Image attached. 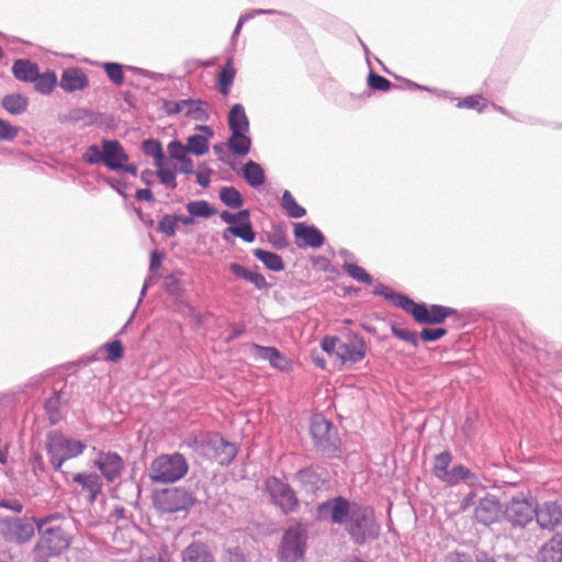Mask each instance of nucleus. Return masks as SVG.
<instances>
[{
    "label": "nucleus",
    "mask_w": 562,
    "mask_h": 562,
    "mask_svg": "<svg viewBox=\"0 0 562 562\" xmlns=\"http://www.w3.org/2000/svg\"><path fill=\"white\" fill-rule=\"evenodd\" d=\"M280 204L288 216L292 218H301L306 214V210L296 202L289 190L283 192Z\"/></svg>",
    "instance_id": "36"
},
{
    "label": "nucleus",
    "mask_w": 562,
    "mask_h": 562,
    "mask_svg": "<svg viewBox=\"0 0 562 562\" xmlns=\"http://www.w3.org/2000/svg\"><path fill=\"white\" fill-rule=\"evenodd\" d=\"M165 255L164 252L155 249L150 252V261H149V271L155 272L157 271L162 262Z\"/></svg>",
    "instance_id": "62"
},
{
    "label": "nucleus",
    "mask_w": 562,
    "mask_h": 562,
    "mask_svg": "<svg viewBox=\"0 0 562 562\" xmlns=\"http://www.w3.org/2000/svg\"><path fill=\"white\" fill-rule=\"evenodd\" d=\"M60 88L66 92L83 90L89 86L88 76L79 67H69L63 70Z\"/></svg>",
    "instance_id": "20"
},
{
    "label": "nucleus",
    "mask_w": 562,
    "mask_h": 562,
    "mask_svg": "<svg viewBox=\"0 0 562 562\" xmlns=\"http://www.w3.org/2000/svg\"><path fill=\"white\" fill-rule=\"evenodd\" d=\"M406 313L411 314L418 324H442L450 316H458L456 308L425 303H416L412 299L408 302Z\"/></svg>",
    "instance_id": "11"
},
{
    "label": "nucleus",
    "mask_w": 562,
    "mask_h": 562,
    "mask_svg": "<svg viewBox=\"0 0 562 562\" xmlns=\"http://www.w3.org/2000/svg\"><path fill=\"white\" fill-rule=\"evenodd\" d=\"M480 105V97L470 95L458 103L459 108L476 109L479 112L483 111V106Z\"/></svg>",
    "instance_id": "61"
},
{
    "label": "nucleus",
    "mask_w": 562,
    "mask_h": 562,
    "mask_svg": "<svg viewBox=\"0 0 562 562\" xmlns=\"http://www.w3.org/2000/svg\"><path fill=\"white\" fill-rule=\"evenodd\" d=\"M68 397L65 396L63 389L54 390L44 403V409L50 425L58 424L64 415L61 408L68 404Z\"/></svg>",
    "instance_id": "22"
},
{
    "label": "nucleus",
    "mask_w": 562,
    "mask_h": 562,
    "mask_svg": "<svg viewBox=\"0 0 562 562\" xmlns=\"http://www.w3.org/2000/svg\"><path fill=\"white\" fill-rule=\"evenodd\" d=\"M252 348L256 350L257 358L268 360L273 368L281 371L288 370L289 361L276 347H266L254 344Z\"/></svg>",
    "instance_id": "27"
},
{
    "label": "nucleus",
    "mask_w": 562,
    "mask_h": 562,
    "mask_svg": "<svg viewBox=\"0 0 562 562\" xmlns=\"http://www.w3.org/2000/svg\"><path fill=\"white\" fill-rule=\"evenodd\" d=\"M296 480L311 491L319 488L321 477L313 468H305L296 472Z\"/></svg>",
    "instance_id": "41"
},
{
    "label": "nucleus",
    "mask_w": 562,
    "mask_h": 562,
    "mask_svg": "<svg viewBox=\"0 0 562 562\" xmlns=\"http://www.w3.org/2000/svg\"><path fill=\"white\" fill-rule=\"evenodd\" d=\"M228 269L235 277L252 283L258 290H267L272 286V284L267 282L263 274L250 271L237 262L229 263Z\"/></svg>",
    "instance_id": "25"
},
{
    "label": "nucleus",
    "mask_w": 562,
    "mask_h": 562,
    "mask_svg": "<svg viewBox=\"0 0 562 562\" xmlns=\"http://www.w3.org/2000/svg\"><path fill=\"white\" fill-rule=\"evenodd\" d=\"M35 517L4 516L0 518V537L7 542L24 544L35 535Z\"/></svg>",
    "instance_id": "7"
},
{
    "label": "nucleus",
    "mask_w": 562,
    "mask_h": 562,
    "mask_svg": "<svg viewBox=\"0 0 562 562\" xmlns=\"http://www.w3.org/2000/svg\"><path fill=\"white\" fill-rule=\"evenodd\" d=\"M169 157L175 160H180L188 154L187 146L179 140H172L167 146Z\"/></svg>",
    "instance_id": "57"
},
{
    "label": "nucleus",
    "mask_w": 562,
    "mask_h": 562,
    "mask_svg": "<svg viewBox=\"0 0 562 562\" xmlns=\"http://www.w3.org/2000/svg\"><path fill=\"white\" fill-rule=\"evenodd\" d=\"M307 536L301 526L289 527L283 532L278 558L281 562H299L306 551Z\"/></svg>",
    "instance_id": "9"
},
{
    "label": "nucleus",
    "mask_w": 562,
    "mask_h": 562,
    "mask_svg": "<svg viewBox=\"0 0 562 562\" xmlns=\"http://www.w3.org/2000/svg\"><path fill=\"white\" fill-rule=\"evenodd\" d=\"M178 223L176 215L165 214L158 222V232L168 237H173L177 233Z\"/></svg>",
    "instance_id": "48"
},
{
    "label": "nucleus",
    "mask_w": 562,
    "mask_h": 562,
    "mask_svg": "<svg viewBox=\"0 0 562 562\" xmlns=\"http://www.w3.org/2000/svg\"><path fill=\"white\" fill-rule=\"evenodd\" d=\"M34 524L38 533L34 552L41 559L58 557L69 548L72 536L68 520L60 519L58 515H47L34 518Z\"/></svg>",
    "instance_id": "2"
},
{
    "label": "nucleus",
    "mask_w": 562,
    "mask_h": 562,
    "mask_svg": "<svg viewBox=\"0 0 562 562\" xmlns=\"http://www.w3.org/2000/svg\"><path fill=\"white\" fill-rule=\"evenodd\" d=\"M86 448L83 441L68 438L59 430L46 434L45 449L55 471H61L65 461L82 454Z\"/></svg>",
    "instance_id": "3"
},
{
    "label": "nucleus",
    "mask_w": 562,
    "mask_h": 562,
    "mask_svg": "<svg viewBox=\"0 0 562 562\" xmlns=\"http://www.w3.org/2000/svg\"><path fill=\"white\" fill-rule=\"evenodd\" d=\"M106 351V360L111 362L119 361L124 353L123 345L120 340L115 339L104 345Z\"/></svg>",
    "instance_id": "51"
},
{
    "label": "nucleus",
    "mask_w": 562,
    "mask_h": 562,
    "mask_svg": "<svg viewBox=\"0 0 562 562\" xmlns=\"http://www.w3.org/2000/svg\"><path fill=\"white\" fill-rule=\"evenodd\" d=\"M454 477L456 480L453 481V485L463 482L471 487L481 486L477 474L462 464L458 465V471Z\"/></svg>",
    "instance_id": "46"
},
{
    "label": "nucleus",
    "mask_w": 562,
    "mask_h": 562,
    "mask_svg": "<svg viewBox=\"0 0 562 562\" xmlns=\"http://www.w3.org/2000/svg\"><path fill=\"white\" fill-rule=\"evenodd\" d=\"M0 509H7L14 514H21L24 509L22 502L15 497L3 498L0 501Z\"/></svg>",
    "instance_id": "58"
},
{
    "label": "nucleus",
    "mask_w": 562,
    "mask_h": 562,
    "mask_svg": "<svg viewBox=\"0 0 562 562\" xmlns=\"http://www.w3.org/2000/svg\"><path fill=\"white\" fill-rule=\"evenodd\" d=\"M446 562H473L472 557L464 552H450L446 557Z\"/></svg>",
    "instance_id": "63"
},
{
    "label": "nucleus",
    "mask_w": 562,
    "mask_h": 562,
    "mask_svg": "<svg viewBox=\"0 0 562 562\" xmlns=\"http://www.w3.org/2000/svg\"><path fill=\"white\" fill-rule=\"evenodd\" d=\"M72 480L81 486L82 492L87 493V501L90 505L102 494L103 481L101 475L95 472H79L74 475Z\"/></svg>",
    "instance_id": "18"
},
{
    "label": "nucleus",
    "mask_w": 562,
    "mask_h": 562,
    "mask_svg": "<svg viewBox=\"0 0 562 562\" xmlns=\"http://www.w3.org/2000/svg\"><path fill=\"white\" fill-rule=\"evenodd\" d=\"M2 108L12 115H20L27 110L29 99L21 93H10L2 98Z\"/></svg>",
    "instance_id": "32"
},
{
    "label": "nucleus",
    "mask_w": 562,
    "mask_h": 562,
    "mask_svg": "<svg viewBox=\"0 0 562 562\" xmlns=\"http://www.w3.org/2000/svg\"><path fill=\"white\" fill-rule=\"evenodd\" d=\"M235 75L236 70L233 67V61L229 59L218 75V88L223 94H228L234 82Z\"/></svg>",
    "instance_id": "42"
},
{
    "label": "nucleus",
    "mask_w": 562,
    "mask_h": 562,
    "mask_svg": "<svg viewBox=\"0 0 562 562\" xmlns=\"http://www.w3.org/2000/svg\"><path fill=\"white\" fill-rule=\"evenodd\" d=\"M156 176L158 177L159 181L167 188L175 190L178 186L176 171L167 168L166 162H160L156 166Z\"/></svg>",
    "instance_id": "44"
},
{
    "label": "nucleus",
    "mask_w": 562,
    "mask_h": 562,
    "mask_svg": "<svg viewBox=\"0 0 562 562\" xmlns=\"http://www.w3.org/2000/svg\"><path fill=\"white\" fill-rule=\"evenodd\" d=\"M536 501L522 494L514 496L503 509L504 519L514 528L522 529L530 524L536 515Z\"/></svg>",
    "instance_id": "8"
},
{
    "label": "nucleus",
    "mask_w": 562,
    "mask_h": 562,
    "mask_svg": "<svg viewBox=\"0 0 562 562\" xmlns=\"http://www.w3.org/2000/svg\"><path fill=\"white\" fill-rule=\"evenodd\" d=\"M103 68L109 79L116 86H121L124 82V75L122 65L117 63H105Z\"/></svg>",
    "instance_id": "49"
},
{
    "label": "nucleus",
    "mask_w": 562,
    "mask_h": 562,
    "mask_svg": "<svg viewBox=\"0 0 562 562\" xmlns=\"http://www.w3.org/2000/svg\"><path fill=\"white\" fill-rule=\"evenodd\" d=\"M228 269L235 277L252 283L258 290H267L272 286V284L267 282L263 274L250 271L237 262L229 263Z\"/></svg>",
    "instance_id": "26"
},
{
    "label": "nucleus",
    "mask_w": 562,
    "mask_h": 562,
    "mask_svg": "<svg viewBox=\"0 0 562 562\" xmlns=\"http://www.w3.org/2000/svg\"><path fill=\"white\" fill-rule=\"evenodd\" d=\"M243 177L246 182L252 187L258 188L266 182V175L263 168L252 160L246 162L243 168Z\"/></svg>",
    "instance_id": "33"
},
{
    "label": "nucleus",
    "mask_w": 562,
    "mask_h": 562,
    "mask_svg": "<svg viewBox=\"0 0 562 562\" xmlns=\"http://www.w3.org/2000/svg\"><path fill=\"white\" fill-rule=\"evenodd\" d=\"M342 269L356 281L364 283V284H372L373 278L371 274H369L362 267L351 263V262H345L342 265Z\"/></svg>",
    "instance_id": "45"
},
{
    "label": "nucleus",
    "mask_w": 562,
    "mask_h": 562,
    "mask_svg": "<svg viewBox=\"0 0 562 562\" xmlns=\"http://www.w3.org/2000/svg\"><path fill=\"white\" fill-rule=\"evenodd\" d=\"M19 134V128L8 121L0 119V142L13 140Z\"/></svg>",
    "instance_id": "54"
},
{
    "label": "nucleus",
    "mask_w": 562,
    "mask_h": 562,
    "mask_svg": "<svg viewBox=\"0 0 562 562\" xmlns=\"http://www.w3.org/2000/svg\"><path fill=\"white\" fill-rule=\"evenodd\" d=\"M341 339L335 336H325L321 341L322 349L328 355H336L338 357L339 346Z\"/></svg>",
    "instance_id": "56"
},
{
    "label": "nucleus",
    "mask_w": 562,
    "mask_h": 562,
    "mask_svg": "<svg viewBox=\"0 0 562 562\" xmlns=\"http://www.w3.org/2000/svg\"><path fill=\"white\" fill-rule=\"evenodd\" d=\"M195 130L202 132V134H194L189 136L186 146L188 153L202 156L209 150V143L210 139L214 136V132L207 125H196Z\"/></svg>",
    "instance_id": "23"
},
{
    "label": "nucleus",
    "mask_w": 562,
    "mask_h": 562,
    "mask_svg": "<svg viewBox=\"0 0 562 562\" xmlns=\"http://www.w3.org/2000/svg\"><path fill=\"white\" fill-rule=\"evenodd\" d=\"M503 509L499 499L495 495L486 494L479 498L473 516L476 522L490 526L498 521Z\"/></svg>",
    "instance_id": "14"
},
{
    "label": "nucleus",
    "mask_w": 562,
    "mask_h": 562,
    "mask_svg": "<svg viewBox=\"0 0 562 562\" xmlns=\"http://www.w3.org/2000/svg\"><path fill=\"white\" fill-rule=\"evenodd\" d=\"M310 432L317 450L329 458L338 456L340 439L328 419L321 414L314 415L311 418Z\"/></svg>",
    "instance_id": "5"
},
{
    "label": "nucleus",
    "mask_w": 562,
    "mask_h": 562,
    "mask_svg": "<svg viewBox=\"0 0 562 562\" xmlns=\"http://www.w3.org/2000/svg\"><path fill=\"white\" fill-rule=\"evenodd\" d=\"M315 519L345 526L350 540L358 546L378 539L381 533L374 509L369 505L350 502L344 496L319 503Z\"/></svg>",
    "instance_id": "1"
},
{
    "label": "nucleus",
    "mask_w": 562,
    "mask_h": 562,
    "mask_svg": "<svg viewBox=\"0 0 562 562\" xmlns=\"http://www.w3.org/2000/svg\"><path fill=\"white\" fill-rule=\"evenodd\" d=\"M187 211L191 216L210 217L216 214L217 210L212 207L207 201L199 200L187 204Z\"/></svg>",
    "instance_id": "43"
},
{
    "label": "nucleus",
    "mask_w": 562,
    "mask_h": 562,
    "mask_svg": "<svg viewBox=\"0 0 562 562\" xmlns=\"http://www.w3.org/2000/svg\"><path fill=\"white\" fill-rule=\"evenodd\" d=\"M85 162L89 165H97L103 161V148L98 145H90L86 153L82 155Z\"/></svg>",
    "instance_id": "52"
},
{
    "label": "nucleus",
    "mask_w": 562,
    "mask_h": 562,
    "mask_svg": "<svg viewBox=\"0 0 562 562\" xmlns=\"http://www.w3.org/2000/svg\"><path fill=\"white\" fill-rule=\"evenodd\" d=\"M179 165L175 166L176 171L180 173L191 175L194 172L193 160L188 156V154L178 160Z\"/></svg>",
    "instance_id": "59"
},
{
    "label": "nucleus",
    "mask_w": 562,
    "mask_h": 562,
    "mask_svg": "<svg viewBox=\"0 0 562 562\" xmlns=\"http://www.w3.org/2000/svg\"><path fill=\"white\" fill-rule=\"evenodd\" d=\"M367 355V345L363 337L356 333H348L339 346L338 358L341 363H358Z\"/></svg>",
    "instance_id": "13"
},
{
    "label": "nucleus",
    "mask_w": 562,
    "mask_h": 562,
    "mask_svg": "<svg viewBox=\"0 0 562 562\" xmlns=\"http://www.w3.org/2000/svg\"><path fill=\"white\" fill-rule=\"evenodd\" d=\"M94 465L101 472V477H104L109 483L119 480L124 470V461L122 457L114 451H100Z\"/></svg>",
    "instance_id": "15"
},
{
    "label": "nucleus",
    "mask_w": 562,
    "mask_h": 562,
    "mask_svg": "<svg viewBox=\"0 0 562 562\" xmlns=\"http://www.w3.org/2000/svg\"><path fill=\"white\" fill-rule=\"evenodd\" d=\"M293 233L296 239H302V243H297L299 247L318 248L325 241V237L318 228L305 223H295Z\"/></svg>",
    "instance_id": "21"
},
{
    "label": "nucleus",
    "mask_w": 562,
    "mask_h": 562,
    "mask_svg": "<svg viewBox=\"0 0 562 562\" xmlns=\"http://www.w3.org/2000/svg\"><path fill=\"white\" fill-rule=\"evenodd\" d=\"M154 502L156 507L164 513L188 510L194 503L192 495L179 487L161 491L155 496Z\"/></svg>",
    "instance_id": "12"
},
{
    "label": "nucleus",
    "mask_w": 562,
    "mask_h": 562,
    "mask_svg": "<svg viewBox=\"0 0 562 562\" xmlns=\"http://www.w3.org/2000/svg\"><path fill=\"white\" fill-rule=\"evenodd\" d=\"M164 111L167 113V115H176L184 110V105H182V100L180 101H165Z\"/></svg>",
    "instance_id": "60"
},
{
    "label": "nucleus",
    "mask_w": 562,
    "mask_h": 562,
    "mask_svg": "<svg viewBox=\"0 0 562 562\" xmlns=\"http://www.w3.org/2000/svg\"><path fill=\"white\" fill-rule=\"evenodd\" d=\"M143 153L154 159V165L157 166L160 162H166L167 158L162 150V145L158 139L148 138L142 143Z\"/></svg>",
    "instance_id": "38"
},
{
    "label": "nucleus",
    "mask_w": 562,
    "mask_h": 562,
    "mask_svg": "<svg viewBox=\"0 0 562 562\" xmlns=\"http://www.w3.org/2000/svg\"><path fill=\"white\" fill-rule=\"evenodd\" d=\"M373 294L378 296H383L385 300L390 301L394 306L400 307L403 311L407 310V305L411 300V297H408L407 295L394 292L382 283H378L374 286Z\"/></svg>",
    "instance_id": "34"
},
{
    "label": "nucleus",
    "mask_w": 562,
    "mask_h": 562,
    "mask_svg": "<svg viewBox=\"0 0 562 562\" xmlns=\"http://www.w3.org/2000/svg\"><path fill=\"white\" fill-rule=\"evenodd\" d=\"M368 85L371 89L378 91H387L392 87V82L389 79L373 71H371L368 76Z\"/></svg>",
    "instance_id": "50"
},
{
    "label": "nucleus",
    "mask_w": 562,
    "mask_h": 562,
    "mask_svg": "<svg viewBox=\"0 0 562 562\" xmlns=\"http://www.w3.org/2000/svg\"><path fill=\"white\" fill-rule=\"evenodd\" d=\"M103 161L110 170L121 171L122 164L128 160V155L116 139H103Z\"/></svg>",
    "instance_id": "17"
},
{
    "label": "nucleus",
    "mask_w": 562,
    "mask_h": 562,
    "mask_svg": "<svg viewBox=\"0 0 562 562\" xmlns=\"http://www.w3.org/2000/svg\"><path fill=\"white\" fill-rule=\"evenodd\" d=\"M252 255L271 271L280 272L285 268L282 257L276 252L256 248L252 250Z\"/></svg>",
    "instance_id": "35"
},
{
    "label": "nucleus",
    "mask_w": 562,
    "mask_h": 562,
    "mask_svg": "<svg viewBox=\"0 0 562 562\" xmlns=\"http://www.w3.org/2000/svg\"><path fill=\"white\" fill-rule=\"evenodd\" d=\"M535 519L541 529L553 530L562 524V506L557 502H546L539 505L536 502Z\"/></svg>",
    "instance_id": "16"
},
{
    "label": "nucleus",
    "mask_w": 562,
    "mask_h": 562,
    "mask_svg": "<svg viewBox=\"0 0 562 562\" xmlns=\"http://www.w3.org/2000/svg\"><path fill=\"white\" fill-rule=\"evenodd\" d=\"M188 470L189 464L182 453H164L151 461L149 477L154 483L169 484L181 480Z\"/></svg>",
    "instance_id": "4"
},
{
    "label": "nucleus",
    "mask_w": 562,
    "mask_h": 562,
    "mask_svg": "<svg viewBox=\"0 0 562 562\" xmlns=\"http://www.w3.org/2000/svg\"><path fill=\"white\" fill-rule=\"evenodd\" d=\"M105 182L113 189L115 190L120 195L122 196H126L125 194V190L127 188V184L126 182L122 181V180H116V179H112V178H108L105 179Z\"/></svg>",
    "instance_id": "64"
},
{
    "label": "nucleus",
    "mask_w": 562,
    "mask_h": 562,
    "mask_svg": "<svg viewBox=\"0 0 562 562\" xmlns=\"http://www.w3.org/2000/svg\"><path fill=\"white\" fill-rule=\"evenodd\" d=\"M233 236L239 237L247 243H252L256 238V233L252 229L251 223H241L227 227Z\"/></svg>",
    "instance_id": "47"
},
{
    "label": "nucleus",
    "mask_w": 562,
    "mask_h": 562,
    "mask_svg": "<svg viewBox=\"0 0 562 562\" xmlns=\"http://www.w3.org/2000/svg\"><path fill=\"white\" fill-rule=\"evenodd\" d=\"M541 562H562V531L549 539L539 552Z\"/></svg>",
    "instance_id": "28"
},
{
    "label": "nucleus",
    "mask_w": 562,
    "mask_h": 562,
    "mask_svg": "<svg viewBox=\"0 0 562 562\" xmlns=\"http://www.w3.org/2000/svg\"><path fill=\"white\" fill-rule=\"evenodd\" d=\"M447 335V329L442 327L438 328H424L418 337L426 342L436 341Z\"/></svg>",
    "instance_id": "55"
},
{
    "label": "nucleus",
    "mask_w": 562,
    "mask_h": 562,
    "mask_svg": "<svg viewBox=\"0 0 562 562\" xmlns=\"http://www.w3.org/2000/svg\"><path fill=\"white\" fill-rule=\"evenodd\" d=\"M391 330L396 338L409 342L414 347L418 346V335L416 333L397 326H392Z\"/></svg>",
    "instance_id": "53"
},
{
    "label": "nucleus",
    "mask_w": 562,
    "mask_h": 562,
    "mask_svg": "<svg viewBox=\"0 0 562 562\" xmlns=\"http://www.w3.org/2000/svg\"><path fill=\"white\" fill-rule=\"evenodd\" d=\"M182 562H214V557L206 543L193 541L182 551Z\"/></svg>",
    "instance_id": "24"
},
{
    "label": "nucleus",
    "mask_w": 562,
    "mask_h": 562,
    "mask_svg": "<svg viewBox=\"0 0 562 562\" xmlns=\"http://www.w3.org/2000/svg\"><path fill=\"white\" fill-rule=\"evenodd\" d=\"M451 462L452 454L450 451L446 450L440 452L435 457L432 473L441 482L453 486V481L456 480L454 476L458 471V465H454L451 469H449Z\"/></svg>",
    "instance_id": "19"
},
{
    "label": "nucleus",
    "mask_w": 562,
    "mask_h": 562,
    "mask_svg": "<svg viewBox=\"0 0 562 562\" xmlns=\"http://www.w3.org/2000/svg\"><path fill=\"white\" fill-rule=\"evenodd\" d=\"M228 127L235 135L249 132V121L245 108L237 103L232 106L228 113Z\"/></svg>",
    "instance_id": "29"
},
{
    "label": "nucleus",
    "mask_w": 562,
    "mask_h": 562,
    "mask_svg": "<svg viewBox=\"0 0 562 562\" xmlns=\"http://www.w3.org/2000/svg\"><path fill=\"white\" fill-rule=\"evenodd\" d=\"M12 72L20 81L33 82L37 77L38 66L29 59H18L13 63Z\"/></svg>",
    "instance_id": "30"
},
{
    "label": "nucleus",
    "mask_w": 562,
    "mask_h": 562,
    "mask_svg": "<svg viewBox=\"0 0 562 562\" xmlns=\"http://www.w3.org/2000/svg\"><path fill=\"white\" fill-rule=\"evenodd\" d=\"M218 196L226 206L232 209H238L244 204V198L235 187H223Z\"/></svg>",
    "instance_id": "39"
},
{
    "label": "nucleus",
    "mask_w": 562,
    "mask_h": 562,
    "mask_svg": "<svg viewBox=\"0 0 562 562\" xmlns=\"http://www.w3.org/2000/svg\"><path fill=\"white\" fill-rule=\"evenodd\" d=\"M229 150L239 156H245L249 153L251 147V138L247 136V133H234L231 135L227 142Z\"/></svg>",
    "instance_id": "37"
},
{
    "label": "nucleus",
    "mask_w": 562,
    "mask_h": 562,
    "mask_svg": "<svg viewBox=\"0 0 562 562\" xmlns=\"http://www.w3.org/2000/svg\"><path fill=\"white\" fill-rule=\"evenodd\" d=\"M35 89L44 94L50 93L57 85V77L53 71L44 74L37 72L36 79L33 80Z\"/></svg>",
    "instance_id": "40"
},
{
    "label": "nucleus",
    "mask_w": 562,
    "mask_h": 562,
    "mask_svg": "<svg viewBox=\"0 0 562 562\" xmlns=\"http://www.w3.org/2000/svg\"><path fill=\"white\" fill-rule=\"evenodd\" d=\"M184 115L196 121H207L210 117L207 104L201 99H183Z\"/></svg>",
    "instance_id": "31"
},
{
    "label": "nucleus",
    "mask_w": 562,
    "mask_h": 562,
    "mask_svg": "<svg viewBox=\"0 0 562 562\" xmlns=\"http://www.w3.org/2000/svg\"><path fill=\"white\" fill-rule=\"evenodd\" d=\"M265 490L269 494L272 503L277 505L283 514H290L297 509L299 499L293 488L277 476H270L265 481Z\"/></svg>",
    "instance_id": "10"
},
{
    "label": "nucleus",
    "mask_w": 562,
    "mask_h": 562,
    "mask_svg": "<svg viewBox=\"0 0 562 562\" xmlns=\"http://www.w3.org/2000/svg\"><path fill=\"white\" fill-rule=\"evenodd\" d=\"M194 448L221 465L231 464L238 452L236 445L227 441L220 434H210L200 440L195 438Z\"/></svg>",
    "instance_id": "6"
}]
</instances>
